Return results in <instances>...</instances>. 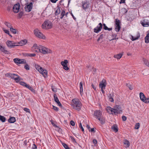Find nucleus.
<instances>
[{
	"instance_id": "nucleus-1",
	"label": "nucleus",
	"mask_w": 149,
	"mask_h": 149,
	"mask_svg": "<svg viewBox=\"0 0 149 149\" xmlns=\"http://www.w3.org/2000/svg\"><path fill=\"white\" fill-rule=\"evenodd\" d=\"M71 104L73 109L78 111L80 110L82 107L81 102L77 98L72 100Z\"/></svg>"
},
{
	"instance_id": "nucleus-2",
	"label": "nucleus",
	"mask_w": 149,
	"mask_h": 149,
	"mask_svg": "<svg viewBox=\"0 0 149 149\" xmlns=\"http://www.w3.org/2000/svg\"><path fill=\"white\" fill-rule=\"evenodd\" d=\"M35 68L44 77H46L47 76V72L46 70H43L41 67L37 64H35Z\"/></svg>"
},
{
	"instance_id": "nucleus-3",
	"label": "nucleus",
	"mask_w": 149,
	"mask_h": 149,
	"mask_svg": "<svg viewBox=\"0 0 149 149\" xmlns=\"http://www.w3.org/2000/svg\"><path fill=\"white\" fill-rule=\"evenodd\" d=\"M52 26V22L46 20L44 22L42 25V28L44 29H51Z\"/></svg>"
},
{
	"instance_id": "nucleus-4",
	"label": "nucleus",
	"mask_w": 149,
	"mask_h": 149,
	"mask_svg": "<svg viewBox=\"0 0 149 149\" xmlns=\"http://www.w3.org/2000/svg\"><path fill=\"white\" fill-rule=\"evenodd\" d=\"M39 51L40 52L43 54L52 53V51L50 49L41 45H39Z\"/></svg>"
},
{
	"instance_id": "nucleus-5",
	"label": "nucleus",
	"mask_w": 149,
	"mask_h": 149,
	"mask_svg": "<svg viewBox=\"0 0 149 149\" xmlns=\"http://www.w3.org/2000/svg\"><path fill=\"white\" fill-rule=\"evenodd\" d=\"M6 77H10L14 79L16 82H18L20 80V77L18 75L14 74L7 73L5 74Z\"/></svg>"
},
{
	"instance_id": "nucleus-6",
	"label": "nucleus",
	"mask_w": 149,
	"mask_h": 149,
	"mask_svg": "<svg viewBox=\"0 0 149 149\" xmlns=\"http://www.w3.org/2000/svg\"><path fill=\"white\" fill-rule=\"evenodd\" d=\"M34 32L35 36L40 38L45 39L46 38L45 36L42 34L38 29H36L34 31Z\"/></svg>"
},
{
	"instance_id": "nucleus-7",
	"label": "nucleus",
	"mask_w": 149,
	"mask_h": 149,
	"mask_svg": "<svg viewBox=\"0 0 149 149\" xmlns=\"http://www.w3.org/2000/svg\"><path fill=\"white\" fill-rule=\"evenodd\" d=\"M106 85L107 83L104 79L102 80L99 84V87L101 89V91L103 94L105 93L104 90L105 89Z\"/></svg>"
},
{
	"instance_id": "nucleus-8",
	"label": "nucleus",
	"mask_w": 149,
	"mask_h": 149,
	"mask_svg": "<svg viewBox=\"0 0 149 149\" xmlns=\"http://www.w3.org/2000/svg\"><path fill=\"white\" fill-rule=\"evenodd\" d=\"M140 23L143 27H148L149 26V19L147 17L144 18L143 20L141 21Z\"/></svg>"
},
{
	"instance_id": "nucleus-9",
	"label": "nucleus",
	"mask_w": 149,
	"mask_h": 149,
	"mask_svg": "<svg viewBox=\"0 0 149 149\" xmlns=\"http://www.w3.org/2000/svg\"><path fill=\"white\" fill-rule=\"evenodd\" d=\"M113 113L115 115L121 113L122 112L120 107L118 105H116L113 108Z\"/></svg>"
},
{
	"instance_id": "nucleus-10",
	"label": "nucleus",
	"mask_w": 149,
	"mask_h": 149,
	"mask_svg": "<svg viewBox=\"0 0 149 149\" xmlns=\"http://www.w3.org/2000/svg\"><path fill=\"white\" fill-rule=\"evenodd\" d=\"M102 25L101 23H99L98 25L93 29V31L96 33H99L102 29Z\"/></svg>"
},
{
	"instance_id": "nucleus-11",
	"label": "nucleus",
	"mask_w": 149,
	"mask_h": 149,
	"mask_svg": "<svg viewBox=\"0 0 149 149\" xmlns=\"http://www.w3.org/2000/svg\"><path fill=\"white\" fill-rule=\"evenodd\" d=\"M33 6V4L32 2L26 3L25 7V11L28 12H30Z\"/></svg>"
},
{
	"instance_id": "nucleus-12",
	"label": "nucleus",
	"mask_w": 149,
	"mask_h": 149,
	"mask_svg": "<svg viewBox=\"0 0 149 149\" xmlns=\"http://www.w3.org/2000/svg\"><path fill=\"white\" fill-rule=\"evenodd\" d=\"M7 46L10 48H13V47L18 46V45H17V43L14 41H11L9 40H8L6 42Z\"/></svg>"
},
{
	"instance_id": "nucleus-13",
	"label": "nucleus",
	"mask_w": 149,
	"mask_h": 149,
	"mask_svg": "<svg viewBox=\"0 0 149 149\" xmlns=\"http://www.w3.org/2000/svg\"><path fill=\"white\" fill-rule=\"evenodd\" d=\"M102 113L101 112L100 110H96L95 111L94 115L96 116L98 118V119L99 120L102 121V118L101 117Z\"/></svg>"
},
{
	"instance_id": "nucleus-14",
	"label": "nucleus",
	"mask_w": 149,
	"mask_h": 149,
	"mask_svg": "<svg viewBox=\"0 0 149 149\" xmlns=\"http://www.w3.org/2000/svg\"><path fill=\"white\" fill-rule=\"evenodd\" d=\"M120 21L119 20L116 19L115 24V30L117 32L119 31L120 27Z\"/></svg>"
},
{
	"instance_id": "nucleus-15",
	"label": "nucleus",
	"mask_w": 149,
	"mask_h": 149,
	"mask_svg": "<svg viewBox=\"0 0 149 149\" xmlns=\"http://www.w3.org/2000/svg\"><path fill=\"white\" fill-rule=\"evenodd\" d=\"M13 61L15 63L18 64H23L26 63V61L24 59L15 58Z\"/></svg>"
},
{
	"instance_id": "nucleus-16",
	"label": "nucleus",
	"mask_w": 149,
	"mask_h": 149,
	"mask_svg": "<svg viewBox=\"0 0 149 149\" xmlns=\"http://www.w3.org/2000/svg\"><path fill=\"white\" fill-rule=\"evenodd\" d=\"M20 8V5L19 3H17L15 4L13 8V11L15 13H18Z\"/></svg>"
},
{
	"instance_id": "nucleus-17",
	"label": "nucleus",
	"mask_w": 149,
	"mask_h": 149,
	"mask_svg": "<svg viewBox=\"0 0 149 149\" xmlns=\"http://www.w3.org/2000/svg\"><path fill=\"white\" fill-rule=\"evenodd\" d=\"M54 99L55 101L58 104V105L60 107H61L62 105L60 102L58 98L57 97V96L56 94H54Z\"/></svg>"
},
{
	"instance_id": "nucleus-18",
	"label": "nucleus",
	"mask_w": 149,
	"mask_h": 149,
	"mask_svg": "<svg viewBox=\"0 0 149 149\" xmlns=\"http://www.w3.org/2000/svg\"><path fill=\"white\" fill-rule=\"evenodd\" d=\"M32 49L34 52H37L38 53L39 52V46L38 47L37 45L36 44H34L32 47Z\"/></svg>"
},
{
	"instance_id": "nucleus-19",
	"label": "nucleus",
	"mask_w": 149,
	"mask_h": 149,
	"mask_svg": "<svg viewBox=\"0 0 149 149\" xmlns=\"http://www.w3.org/2000/svg\"><path fill=\"white\" fill-rule=\"evenodd\" d=\"M27 42V41L26 40L24 39V40H22L20 41V42H18V43H17V45H18V46H22L25 45Z\"/></svg>"
},
{
	"instance_id": "nucleus-20",
	"label": "nucleus",
	"mask_w": 149,
	"mask_h": 149,
	"mask_svg": "<svg viewBox=\"0 0 149 149\" xmlns=\"http://www.w3.org/2000/svg\"><path fill=\"white\" fill-rule=\"evenodd\" d=\"M111 129L115 132H116L118 131V127L117 125L114 124L111 126Z\"/></svg>"
},
{
	"instance_id": "nucleus-21",
	"label": "nucleus",
	"mask_w": 149,
	"mask_h": 149,
	"mask_svg": "<svg viewBox=\"0 0 149 149\" xmlns=\"http://www.w3.org/2000/svg\"><path fill=\"white\" fill-rule=\"evenodd\" d=\"M80 92L81 95H82L83 94V84L81 82L79 83Z\"/></svg>"
},
{
	"instance_id": "nucleus-22",
	"label": "nucleus",
	"mask_w": 149,
	"mask_h": 149,
	"mask_svg": "<svg viewBox=\"0 0 149 149\" xmlns=\"http://www.w3.org/2000/svg\"><path fill=\"white\" fill-rule=\"evenodd\" d=\"M106 110L108 112L113 114V108H112L110 107H107Z\"/></svg>"
},
{
	"instance_id": "nucleus-23",
	"label": "nucleus",
	"mask_w": 149,
	"mask_h": 149,
	"mask_svg": "<svg viewBox=\"0 0 149 149\" xmlns=\"http://www.w3.org/2000/svg\"><path fill=\"white\" fill-rule=\"evenodd\" d=\"M123 143L124 144L126 145V146H125V148H127L129 147L130 146V143L127 140H125L124 141Z\"/></svg>"
},
{
	"instance_id": "nucleus-24",
	"label": "nucleus",
	"mask_w": 149,
	"mask_h": 149,
	"mask_svg": "<svg viewBox=\"0 0 149 149\" xmlns=\"http://www.w3.org/2000/svg\"><path fill=\"white\" fill-rule=\"evenodd\" d=\"M0 50L2 52H4L5 53L8 54L9 53V52L8 51L6 50L4 47H2L1 46H0Z\"/></svg>"
},
{
	"instance_id": "nucleus-25",
	"label": "nucleus",
	"mask_w": 149,
	"mask_h": 149,
	"mask_svg": "<svg viewBox=\"0 0 149 149\" xmlns=\"http://www.w3.org/2000/svg\"><path fill=\"white\" fill-rule=\"evenodd\" d=\"M139 96L141 100L143 102L146 97L145 95L143 93H140Z\"/></svg>"
},
{
	"instance_id": "nucleus-26",
	"label": "nucleus",
	"mask_w": 149,
	"mask_h": 149,
	"mask_svg": "<svg viewBox=\"0 0 149 149\" xmlns=\"http://www.w3.org/2000/svg\"><path fill=\"white\" fill-rule=\"evenodd\" d=\"M113 95L112 93H110L108 95V97L109 98V100L111 102H113L114 101V100L113 98Z\"/></svg>"
},
{
	"instance_id": "nucleus-27",
	"label": "nucleus",
	"mask_w": 149,
	"mask_h": 149,
	"mask_svg": "<svg viewBox=\"0 0 149 149\" xmlns=\"http://www.w3.org/2000/svg\"><path fill=\"white\" fill-rule=\"evenodd\" d=\"M140 35L139 33H138L137 34V36H136L134 37V36H131V37H132L131 39H132V41L136 40L138 39L140 37Z\"/></svg>"
},
{
	"instance_id": "nucleus-28",
	"label": "nucleus",
	"mask_w": 149,
	"mask_h": 149,
	"mask_svg": "<svg viewBox=\"0 0 149 149\" xmlns=\"http://www.w3.org/2000/svg\"><path fill=\"white\" fill-rule=\"evenodd\" d=\"M82 7L85 10L89 7V5L87 3H84L83 4Z\"/></svg>"
},
{
	"instance_id": "nucleus-29",
	"label": "nucleus",
	"mask_w": 149,
	"mask_h": 149,
	"mask_svg": "<svg viewBox=\"0 0 149 149\" xmlns=\"http://www.w3.org/2000/svg\"><path fill=\"white\" fill-rule=\"evenodd\" d=\"M55 122H51L52 125L55 127V130H58L59 129V128L58 126L55 123Z\"/></svg>"
},
{
	"instance_id": "nucleus-30",
	"label": "nucleus",
	"mask_w": 149,
	"mask_h": 149,
	"mask_svg": "<svg viewBox=\"0 0 149 149\" xmlns=\"http://www.w3.org/2000/svg\"><path fill=\"white\" fill-rule=\"evenodd\" d=\"M56 10L55 12V14L56 15H58L60 13V8L59 7L57 6L56 7Z\"/></svg>"
},
{
	"instance_id": "nucleus-31",
	"label": "nucleus",
	"mask_w": 149,
	"mask_h": 149,
	"mask_svg": "<svg viewBox=\"0 0 149 149\" xmlns=\"http://www.w3.org/2000/svg\"><path fill=\"white\" fill-rule=\"evenodd\" d=\"M122 55L121 54H120L114 56V57L115 58H116L117 59H120L122 57Z\"/></svg>"
},
{
	"instance_id": "nucleus-32",
	"label": "nucleus",
	"mask_w": 149,
	"mask_h": 149,
	"mask_svg": "<svg viewBox=\"0 0 149 149\" xmlns=\"http://www.w3.org/2000/svg\"><path fill=\"white\" fill-rule=\"evenodd\" d=\"M112 38L111 39H109V40L110 41H111L114 40L116 39L117 35L112 33Z\"/></svg>"
},
{
	"instance_id": "nucleus-33",
	"label": "nucleus",
	"mask_w": 149,
	"mask_h": 149,
	"mask_svg": "<svg viewBox=\"0 0 149 149\" xmlns=\"http://www.w3.org/2000/svg\"><path fill=\"white\" fill-rule=\"evenodd\" d=\"M4 24L7 27L10 28V29L12 27L11 24L8 22H5Z\"/></svg>"
},
{
	"instance_id": "nucleus-34",
	"label": "nucleus",
	"mask_w": 149,
	"mask_h": 149,
	"mask_svg": "<svg viewBox=\"0 0 149 149\" xmlns=\"http://www.w3.org/2000/svg\"><path fill=\"white\" fill-rule=\"evenodd\" d=\"M68 61L67 60H64V61H62L61 63V65L63 66L67 65L68 63Z\"/></svg>"
},
{
	"instance_id": "nucleus-35",
	"label": "nucleus",
	"mask_w": 149,
	"mask_h": 149,
	"mask_svg": "<svg viewBox=\"0 0 149 149\" xmlns=\"http://www.w3.org/2000/svg\"><path fill=\"white\" fill-rule=\"evenodd\" d=\"M103 26H104V29L105 30H108L109 31H111L112 30V28H108L106 26V25L105 24H103Z\"/></svg>"
},
{
	"instance_id": "nucleus-36",
	"label": "nucleus",
	"mask_w": 149,
	"mask_h": 149,
	"mask_svg": "<svg viewBox=\"0 0 149 149\" xmlns=\"http://www.w3.org/2000/svg\"><path fill=\"white\" fill-rule=\"evenodd\" d=\"M64 15H65V11L64 10H62L61 15V17L60 18L62 19Z\"/></svg>"
},
{
	"instance_id": "nucleus-37",
	"label": "nucleus",
	"mask_w": 149,
	"mask_h": 149,
	"mask_svg": "<svg viewBox=\"0 0 149 149\" xmlns=\"http://www.w3.org/2000/svg\"><path fill=\"white\" fill-rule=\"evenodd\" d=\"M143 61L144 64L149 67V62L146 59H143Z\"/></svg>"
},
{
	"instance_id": "nucleus-38",
	"label": "nucleus",
	"mask_w": 149,
	"mask_h": 149,
	"mask_svg": "<svg viewBox=\"0 0 149 149\" xmlns=\"http://www.w3.org/2000/svg\"><path fill=\"white\" fill-rule=\"evenodd\" d=\"M79 128L81 129L82 131L83 132V133H84V129L81 123H80L79 124Z\"/></svg>"
},
{
	"instance_id": "nucleus-39",
	"label": "nucleus",
	"mask_w": 149,
	"mask_h": 149,
	"mask_svg": "<svg viewBox=\"0 0 149 149\" xmlns=\"http://www.w3.org/2000/svg\"><path fill=\"white\" fill-rule=\"evenodd\" d=\"M10 31L14 34H16V30L15 29H13L12 27L10 28Z\"/></svg>"
},
{
	"instance_id": "nucleus-40",
	"label": "nucleus",
	"mask_w": 149,
	"mask_h": 149,
	"mask_svg": "<svg viewBox=\"0 0 149 149\" xmlns=\"http://www.w3.org/2000/svg\"><path fill=\"white\" fill-rule=\"evenodd\" d=\"M16 120L15 117H10L8 120V121H16Z\"/></svg>"
},
{
	"instance_id": "nucleus-41",
	"label": "nucleus",
	"mask_w": 149,
	"mask_h": 149,
	"mask_svg": "<svg viewBox=\"0 0 149 149\" xmlns=\"http://www.w3.org/2000/svg\"><path fill=\"white\" fill-rule=\"evenodd\" d=\"M26 87L28 88L32 92H33L34 91V89L33 88L29 85L27 84Z\"/></svg>"
},
{
	"instance_id": "nucleus-42",
	"label": "nucleus",
	"mask_w": 149,
	"mask_h": 149,
	"mask_svg": "<svg viewBox=\"0 0 149 149\" xmlns=\"http://www.w3.org/2000/svg\"><path fill=\"white\" fill-rule=\"evenodd\" d=\"M146 103H149V96L148 97L146 98L145 97L144 100L143 101Z\"/></svg>"
},
{
	"instance_id": "nucleus-43",
	"label": "nucleus",
	"mask_w": 149,
	"mask_h": 149,
	"mask_svg": "<svg viewBox=\"0 0 149 149\" xmlns=\"http://www.w3.org/2000/svg\"><path fill=\"white\" fill-rule=\"evenodd\" d=\"M36 54H27L26 56L30 57H34L35 56Z\"/></svg>"
},
{
	"instance_id": "nucleus-44",
	"label": "nucleus",
	"mask_w": 149,
	"mask_h": 149,
	"mask_svg": "<svg viewBox=\"0 0 149 149\" xmlns=\"http://www.w3.org/2000/svg\"><path fill=\"white\" fill-rule=\"evenodd\" d=\"M0 120L2 121H5L6 118L4 116L0 115Z\"/></svg>"
},
{
	"instance_id": "nucleus-45",
	"label": "nucleus",
	"mask_w": 149,
	"mask_h": 149,
	"mask_svg": "<svg viewBox=\"0 0 149 149\" xmlns=\"http://www.w3.org/2000/svg\"><path fill=\"white\" fill-rule=\"evenodd\" d=\"M104 36V35L103 34H101L100 35V37H99V38H98V39L97 40V41L98 42V41H99L100 40L102 39L103 38Z\"/></svg>"
},
{
	"instance_id": "nucleus-46",
	"label": "nucleus",
	"mask_w": 149,
	"mask_h": 149,
	"mask_svg": "<svg viewBox=\"0 0 149 149\" xmlns=\"http://www.w3.org/2000/svg\"><path fill=\"white\" fill-rule=\"evenodd\" d=\"M140 126V124L139 123H137L136 124L135 127V129H138Z\"/></svg>"
},
{
	"instance_id": "nucleus-47",
	"label": "nucleus",
	"mask_w": 149,
	"mask_h": 149,
	"mask_svg": "<svg viewBox=\"0 0 149 149\" xmlns=\"http://www.w3.org/2000/svg\"><path fill=\"white\" fill-rule=\"evenodd\" d=\"M63 145L65 149H70V148L66 144L64 143L63 144Z\"/></svg>"
},
{
	"instance_id": "nucleus-48",
	"label": "nucleus",
	"mask_w": 149,
	"mask_h": 149,
	"mask_svg": "<svg viewBox=\"0 0 149 149\" xmlns=\"http://www.w3.org/2000/svg\"><path fill=\"white\" fill-rule=\"evenodd\" d=\"M20 85H22V86H26L27 85V84H26L24 82H23V81H21L20 82Z\"/></svg>"
},
{
	"instance_id": "nucleus-49",
	"label": "nucleus",
	"mask_w": 149,
	"mask_h": 149,
	"mask_svg": "<svg viewBox=\"0 0 149 149\" xmlns=\"http://www.w3.org/2000/svg\"><path fill=\"white\" fill-rule=\"evenodd\" d=\"M24 68L26 70H29L30 69V68H29V65L27 64H26L24 66Z\"/></svg>"
},
{
	"instance_id": "nucleus-50",
	"label": "nucleus",
	"mask_w": 149,
	"mask_h": 149,
	"mask_svg": "<svg viewBox=\"0 0 149 149\" xmlns=\"http://www.w3.org/2000/svg\"><path fill=\"white\" fill-rule=\"evenodd\" d=\"M3 31L4 32L8 34H9V31L8 30H6L4 28H3Z\"/></svg>"
},
{
	"instance_id": "nucleus-51",
	"label": "nucleus",
	"mask_w": 149,
	"mask_h": 149,
	"mask_svg": "<svg viewBox=\"0 0 149 149\" xmlns=\"http://www.w3.org/2000/svg\"><path fill=\"white\" fill-rule=\"evenodd\" d=\"M63 68L66 70H69V68L68 67V65H66L65 66H63Z\"/></svg>"
},
{
	"instance_id": "nucleus-52",
	"label": "nucleus",
	"mask_w": 149,
	"mask_h": 149,
	"mask_svg": "<svg viewBox=\"0 0 149 149\" xmlns=\"http://www.w3.org/2000/svg\"><path fill=\"white\" fill-rule=\"evenodd\" d=\"M126 85L128 87L129 89L130 90H132L133 89V87L132 86H131L130 85H129L128 84H127Z\"/></svg>"
},
{
	"instance_id": "nucleus-53",
	"label": "nucleus",
	"mask_w": 149,
	"mask_h": 149,
	"mask_svg": "<svg viewBox=\"0 0 149 149\" xmlns=\"http://www.w3.org/2000/svg\"><path fill=\"white\" fill-rule=\"evenodd\" d=\"M37 148V147L36 146L35 144H33L32 146V149H36Z\"/></svg>"
},
{
	"instance_id": "nucleus-54",
	"label": "nucleus",
	"mask_w": 149,
	"mask_h": 149,
	"mask_svg": "<svg viewBox=\"0 0 149 149\" xmlns=\"http://www.w3.org/2000/svg\"><path fill=\"white\" fill-rule=\"evenodd\" d=\"M52 106L53 107V109H54V110H55L56 111H58V108L57 107H56L55 106H54V105H53Z\"/></svg>"
},
{
	"instance_id": "nucleus-55",
	"label": "nucleus",
	"mask_w": 149,
	"mask_h": 149,
	"mask_svg": "<svg viewBox=\"0 0 149 149\" xmlns=\"http://www.w3.org/2000/svg\"><path fill=\"white\" fill-rule=\"evenodd\" d=\"M24 110L27 112L30 113V111L29 109L25 108L24 109Z\"/></svg>"
},
{
	"instance_id": "nucleus-56",
	"label": "nucleus",
	"mask_w": 149,
	"mask_h": 149,
	"mask_svg": "<svg viewBox=\"0 0 149 149\" xmlns=\"http://www.w3.org/2000/svg\"><path fill=\"white\" fill-rule=\"evenodd\" d=\"M122 119L123 121H125L126 120L127 118L125 116H123L122 117Z\"/></svg>"
},
{
	"instance_id": "nucleus-57",
	"label": "nucleus",
	"mask_w": 149,
	"mask_h": 149,
	"mask_svg": "<svg viewBox=\"0 0 149 149\" xmlns=\"http://www.w3.org/2000/svg\"><path fill=\"white\" fill-rule=\"evenodd\" d=\"M93 143L94 144H96L97 143V141L95 139H94L93 140Z\"/></svg>"
},
{
	"instance_id": "nucleus-58",
	"label": "nucleus",
	"mask_w": 149,
	"mask_h": 149,
	"mask_svg": "<svg viewBox=\"0 0 149 149\" xmlns=\"http://www.w3.org/2000/svg\"><path fill=\"white\" fill-rule=\"evenodd\" d=\"M89 131L91 132H95V131L94 130L93 128H90V130Z\"/></svg>"
},
{
	"instance_id": "nucleus-59",
	"label": "nucleus",
	"mask_w": 149,
	"mask_h": 149,
	"mask_svg": "<svg viewBox=\"0 0 149 149\" xmlns=\"http://www.w3.org/2000/svg\"><path fill=\"white\" fill-rule=\"evenodd\" d=\"M70 124L72 126L75 125V123L74 122H70Z\"/></svg>"
},
{
	"instance_id": "nucleus-60",
	"label": "nucleus",
	"mask_w": 149,
	"mask_h": 149,
	"mask_svg": "<svg viewBox=\"0 0 149 149\" xmlns=\"http://www.w3.org/2000/svg\"><path fill=\"white\" fill-rule=\"evenodd\" d=\"M58 0H50L51 2L53 3H56Z\"/></svg>"
},
{
	"instance_id": "nucleus-61",
	"label": "nucleus",
	"mask_w": 149,
	"mask_h": 149,
	"mask_svg": "<svg viewBox=\"0 0 149 149\" xmlns=\"http://www.w3.org/2000/svg\"><path fill=\"white\" fill-rule=\"evenodd\" d=\"M52 90L54 92L57 91V89L56 88H52Z\"/></svg>"
},
{
	"instance_id": "nucleus-62",
	"label": "nucleus",
	"mask_w": 149,
	"mask_h": 149,
	"mask_svg": "<svg viewBox=\"0 0 149 149\" xmlns=\"http://www.w3.org/2000/svg\"><path fill=\"white\" fill-rule=\"evenodd\" d=\"M91 86L92 88L95 90L96 89V87L94 86V85L93 84H92L91 85Z\"/></svg>"
},
{
	"instance_id": "nucleus-63",
	"label": "nucleus",
	"mask_w": 149,
	"mask_h": 149,
	"mask_svg": "<svg viewBox=\"0 0 149 149\" xmlns=\"http://www.w3.org/2000/svg\"><path fill=\"white\" fill-rule=\"evenodd\" d=\"M80 120H87L85 118L84 119V118L83 117H81L80 118Z\"/></svg>"
},
{
	"instance_id": "nucleus-64",
	"label": "nucleus",
	"mask_w": 149,
	"mask_h": 149,
	"mask_svg": "<svg viewBox=\"0 0 149 149\" xmlns=\"http://www.w3.org/2000/svg\"><path fill=\"white\" fill-rule=\"evenodd\" d=\"M125 0H120V3H125Z\"/></svg>"
}]
</instances>
